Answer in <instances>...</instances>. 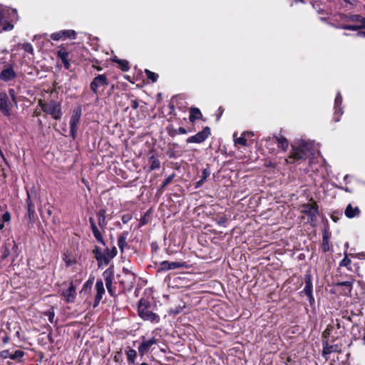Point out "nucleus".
<instances>
[{
	"instance_id": "obj_1",
	"label": "nucleus",
	"mask_w": 365,
	"mask_h": 365,
	"mask_svg": "<svg viewBox=\"0 0 365 365\" xmlns=\"http://www.w3.org/2000/svg\"><path fill=\"white\" fill-rule=\"evenodd\" d=\"M313 145L312 143L301 140L297 145H292V151L287 163H294L295 161L304 160L309 155H312Z\"/></svg>"
},
{
	"instance_id": "obj_2",
	"label": "nucleus",
	"mask_w": 365,
	"mask_h": 365,
	"mask_svg": "<svg viewBox=\"0 0 365 365\" xmlns=\"http://www.w3.org/2000/svg\"><path fill=\"white\" fill-rule=\"evenodd\" d=\"M138 313L144 321H148L151 323H158L160 322V316L152 311L150 302L145 299H140Z\"/></svg>"
},
{
	"instance_id": "obj_3",
	"label": "nucleus",
	"mask_w": 365,
	"mask_h": 365,
	"mask_svg": "<svg viewBox=\"0 0 365 365\" xmlns=\"http://www.w3.org/2000/svg\"><path fill=\"white\" fill-rule=\"evenodd\" d=\"M20 250L18 245L13 239H7L1 247V259L4 260L9 256L11 257V262H14L19 255Z\"/></svg>"
},
{
	"instance_id": "obj_4",
	"label": "nucleus",
	"mask_w": 365,
	"mask_h": 365,
	"mask_svg": "<svg viewBox=\"0 0 365 365\" xmlns=\"http://www.w3.org/2000/svg\"><path fill=\"white\" fill-rule=\"evenodd\" d=\"M38 106L41 110L55 120H60L62 116L61 103L51 100L48 103H43L42 100L38 101Z\"/></svg>"
},
{
	"instance_id": "obj_5",
	"label": "nucleus",
	"mask_w": 365,
	"mask_h": 365,
	"mask_svg": "<svg viewBox=\"0 0 365 365\" xmlns=\"http://www.w3.org/2000/svg\"><path fill=\"white\" fill-rule=\"evenodd\" d=\"M118 283L122 287V292L130 290L135 282V274L128 269L123 268V273L118 274Z\"/></svg>"
},
{
	"instance_id": "obj_6",
	"label": "nucleus",
	"mask_w": 365,
	"mask_h": 365,
	"mask_svg": "<svg viewBox=\"0 0 365 365\" xmlns=\"http://www.w3.org/2000/svg\"><path fill=\"white\" fill-rule=\"evenodd\" d=\"M312 203H306L302 205V213L307 215L308 221L311 223H315L319 215V207L315 201L311 200Z\"/></svg>"
},
{
	"instance_id": "obj_7",
	"label": "nucleus",
	"mask_w": 365,
	"mask_h": 365,
	"mask_svg": "<svg viewBox=\"0 0 365 365\" xmlns=\"http://www.w3.org/2000/svg\"><path fill=\"white\" fill-rule=\"evenodd\" d=\"M352 16L357 17L354 21L350 22L355 23V24H341L335 25L331 24V26L336 29L349 30V31H359L365 29V18L359 14H353Z\"/></svg>"
},
{
	"instance_id": "obj_8",
	"label": "nucleus",
	"mask_w": 365,
	"mask_h": 365,
	"mask_svg": "<svg viewBox=\"0 0 365 365\" xmlns=\"http://www.w3.org/2000/svg\"><path fill=\"white\" fill-rule=\"evenodd\" d=\"M108 85V81L105 74H100L95 77L91 83L90 88L97 96Z\"/></svg>"
},
{
	"instance_id": "obj_9",
	"label": "nucleus",
	"mask_w": 365,
	"mask_h": 365,
	"mask_svg": "<svg viewBox=\"0 0 365 365\" xmlns=\"http://www.w3.org/2000/svg\"><path fill=\"white\" fill-rule=\"evenodd\" d=\"M103 276L105 280L106 287L107 288L108 292L113 297H116L117 294H115V291L114 287H113V279L114 278V269L113 267H108L106 269Z\"/></svg>"
},
{
	"instance_id": "obj_10",
	"label": "nucleus",
	"mask_w": 365,
	"mask_h": 365,
	"mask_svg": "<svg viewBox=\"0 0 365 365\" xmlns=\"http://www.w3.org/2000/svg\"><path fill=\"white\" fill-rule=\"evenodd\" d=\"M81 114L82 110L81 107H78L73 110L70 120V133L73 138L76 137L77 133L78 125L80 123Z\"/></svg>"
},
{
	"instance_id": "obj_11",
	"label": "nucleus",
	"mask_w": 365,
	"mask_h": 365,
	"mask_svg": "<svg viewBox=\"0 0 365 365\" xmlns=\"http://www.w3.org/2000/svg\"><path fill=\"white\" fill-rule=\"evenodd\" d=\"M187 267L185 262H169L167 260L160 262L157 267V272H166L168 270Z\"/></svg>"
},
{
	"instance_id": "obj_12",
	"label": "nucleus",
	"mask_w": 365,
	"mask_h": 365,
	"mask_svg": "<svg viewBox=\"0 0 365 365\" xmlns=\"http://www.w3.org/2000/svg\"><path fill=\"white\" fill-rule=\"evenodd\" d=\"M211 134L210 128L208 126L205 127L202 130L198 132L196 135L187 138V143H201L204 142Z\"/></svg>"
},
{
	"instance_id": "obj_13",
	"label": "nucleus",
	"mask_w": 365,
	"mask_h": 365,
	"mask_svg": "<svg viewBox=\"0 0 365 365\" xmlns=\"http://www.w3.org/2000/svg\"><path fill=\"white\" fill-rule=\"evenodd\" d=\"M341 351V345L329 344L328 339H324L322 341V356L327 360L328 356L333 352L340 353Z\"/></svg>"
},
{
	"instance_id": "obj_14",
	"label": "nucleus",
	"mask_w": 365,
	"mask_h": 365,
	"mask_svg": "<svg viewBox=\"0 0 365 365\" xmlns=\"http://www.w3.org/2000/svg\"><path fill=\"white\" fill-rule=\"evenodd\" d=\"M93 253L98 262V268H101L102 266H107L111 261L109 255H106L101 248L97 246L93 249Z\"/></svg>"
},
{
	"instance_id": "obj_15",
	"label": "nucleus",
	"mask_w": 365,
	"mask_h": 365,
	"mask_svg": "<svg viewBox=\"0 0 365 365\" xmlns=\"http://www.w3.org/2000/svg\"><path fill=\"white\" fill-rule=\"evenodd\" d=\"M27 205V213L26 218L28 220V223L33 225L36 218L35 205L32 202L29 192H27V198L26 200Z\"/></svg>"
},
{
	"instance_id": "obj_16",
	"label": "nucleus",
	"mask_w": 365,
	"mask_h": 365,
	"mask_svg": "<svg viewBox=\"0 0 365 365\" xmlns=\"http://www.w3.org/2000/svg\"><path fill=\"white\" fill-rule=\"evenodd\" d=\"M16 77V73L13 68V66L9 64H6V66L3 68V70L0 73V80L4 82H9L15 79Z\"/></svg>"
},
{
	"instance_id": "obj_17",
	"label": "nucleus",
	"mask_w": 365,
	"mask_h": 365,
	"mask_svg": "<svg viewBox=\"0 0 365 365\" xmlns=\"http://www.w3.org/2000/svg\"><path fill=\"white\" fill-rule=\"evenodd\" d=\"M0 111L5 116H9L11 115L9 99L7 94L4 92L0 93Z\"/></svg>"
},
{
	"instance_id": "obj_18",
	"label": "nucleus",
	"mask_w": 365,
	"mask_h": 365,
	"mask_svg": "<svg viewBox=\"0 0 365 365\" xmlns=\"http://www.w3.org/2000/svg\"><path fill=\"white\" fill-rule=\"evenodd\" d=\"M157 344V339L155 337H152L148 340H145V337L143 336V341L138 346V353L143 356L150 351L151 346Z\"/></svg>"
},
{
	"instance_id": "obj_19",
	"label": "nucleus",
	"mask_w": 365,
	"mask_h": 365,
	"mask_svg": "<svg viewBox=\"0 0 365 365\" xmlns=\"http://www.w3.org/2000/svg\"><path fill=\"white\" fill-rule=\"evenodd\" d=\"M95 287L96 289V294L95 296L94 303L93 306L94 308L98 306L100 302L103 298V295L105 294V289L103 280L101 279H97Z\"/></svg>"
},
{
	"instance_id": "obj_20",
	"label": "nucleus",
	"mask_w": 365,
	"mask_h": 365,
	"mask_svg": "<svg viewBox=\"0 0 365 365\" xmlns=\"http://www.w3.org/2000/svg\"><path fill=\"white\" fill-rule=\"evenodd\" d=\"M65 301L67 303H73L76 299V287L73 282H71L68 288L62 292Z\"/></svg>"
},
{
	"instance_id": "obj_21",
	"label": "nucleus",
	"mask_w": 365,
	"mask_h": 365,
	"mask_svg": "<svg viewBox=\"0 0 365 365\" xmlns=\"http://www.w3.org/2000/svg\"><path fill=\"white\" fill-rule=\"evenodd\" d=\"M304 287L302 293L304 294L313 292L312 277L310 270H307L304 274Z\"/></svg>"
},
{
	"instance_id": "obj_22",
	"label": "nucleus",
	"mask_w": 365,
	"mask_h": 365,
	"mask_svg": "<svg viewBox=\"0 0 365 365\" xmlns=\"http://www.w3.org/2000/svg\"><path fill=\"white\" fill-rule=\"evenodd\" d=\"M57 57L59 58L62 63H63V66L66 69H69L70 63H69V53L63 47H61L56 52Z\"/></svg>"
},
{
	"instance_id": "obj_23",
	"label": "nucleus",
	"mask_w": 365,
	"mask_h": 365,
	"mask_svg": "<svg viewBox=\"0 0 365 365\" xmlns=\"http://www.w3.org/2000/svg\"><path fill=\"white\" fill-rule=\"evenodd\" d=\"M98 218V225L103 230L106 228L107 225V221H106V209H101L98 211L96 213Z\"/></svg>"
},
{
	"instance_id": "obj_24",
	"label": "nucleus",
	"mask_w": 365,
	"mask_h": 365,
	"mask_svg": "<svg viewBox=\"0 0 365 365\" xmlns=\"http://www.w3.org/2000/svg\"><path fill=\"white\" fill-rule=\"evenodd\" d=\"M344 213L348 218H353L360 214V210L358 207H353L351 205L349 204L346 207Z\"/></svg>"
},
{
	"instance_id": "obj_25",
	"label": "nucleus",
	"mask_w": 365,
	"mask_h": 365,
	"mask_svg": "<svg viewBox=\"0 0 365 365\" xmlns=\"http://www.w3.org/2000/svg\"><path fill=\"white\" fill-rule=\"evenodd\" d=\"M129 232L128 231H124L121 234L119 235L118 238V245L121 251L123 252L124 247L127 246V238Z\"/></svg>"
},
{
	"instance_id": "obj_26",
	"label": "nucleus",
	"mask_w": 365,
	"mask_h": 365,
	"mask_svg": "<svg viewBox=\"0 0 365 365\" xmlns=\"http://www.w3.org/2000/svg\"><path fill=\"white\" fill-rule=\"evenodd\" d=\"M202 118V115L199 108L195 107L190 108L189 120L191 123H194L196 120L201 119Z\"/></svg>"
},
{
	"instance_id": "obj_27",
	"label": "nucleus",
	"mask_w": 365,
	"mask_h": 365,
	"mask_svg": "<svg viewBox=\"0 0 365 365\" xmlns=\"http://www.w3.org/2000/svg\"><path fill=\"white\" fill-rule=\"evenodd\" d=\"M167 130L169 136L174 138L175 135L179 134H186L187 130L182 127H180L178 129L174 128L172 125L167 127Z\"/></svg>"
},
{
	"instance_id": "obj_28",
	"label": "nucleus",
	"mask_w": 365,
	"mask_h": 365,
	"mask_svg": "<svg viewBox=\"0 0 365 365\" xmlns=\"http://www.w3.org/2000/svg\"><path fill=\"white\" fill-rule=\"evenodd\" d=\"M273 138L277 140L278 147L280 148L282 150L286 151L288 149L289 143L284 137H278L274 135Z\"/></svg>"
},
{
	"instance_id": "obj_29",
	"label": "nucleus",
	"mask_w": 365,
	"mask_h": 365,
	"mask_svg": "<svg viewBox=\"0 0 365 365\" xmlns=\"http://www.w3.org/2000/svg\"><path fill=\"white\" fill-rule=\"evenodd\" d=\"M341 103H342V97H341L340 93L339 92L335 98L334 109H335V113L339 114V115H341L343 113L342 109L340 107V106L341 105Z\"/></svg>"
},
{
	"instance_id": "obj_30",
	"label": "nucleus",
	"mask_w": 365,
	"mask_h": 365,
	"mask_svg": "<svg viewBox=\"0 0 365 365\" xmlns=\"http://www.w3.org/2000/svg\"><path fill=\"white\" fill-rule=\"evenodd\" d=\"M352 284H353V281H344V282H337L336 284V285L337 287H345L344 292L346 294H349L351 293V289H352Z\"/></svg>"
},
{
	"instance_id": "obj_31",
	"label": "nucleus",
	"mask_w": 365,
	"mask_h": 365,
	"mask_svg": "<svg viewBox=\"0 0 365 365\" xmlns=\"http://www.w3.org/2000/svg\"><path fill=\"white\" fill-rule=\"evenodd\" d=\"M331 245L329 242V237L327 233L323 235L322 250L324 252H327L330 250Z\"/></svg>"
},
{
	"instance_id": "obj_32",
	"label": "nucleus",
	"mask_w": 365,
	"mask_h": 365,
	"mask_svg": "<svg viewBox=\"0 0 365 365\" xmlns=\"http://www.w3.org/2000/svg\"><path fill=\"white\" fill-rule=\"evenodd\" d=\"M128 362L129 364H133L137 356V352L135 349H130L125 352Z\"/></svg>"
},
{
	"instance_id": "obj_33",
	"label": "nucleus",
	"mask_w": 365,
	"mask_h": 365,
	"mask_svg": "<svg viewBox=\"0 0 365 365\" xmlns=\"http://www.w3.org/2000/svg\"><path fill=\"white\" fill-rule=\"evenodd\" d=\"M113 61L119 65V68L123 71H128L130 69L129 62L128 61L118 58H114Z\"/></svg>"
},
{
	"instance_id": "obj_34",
	"label": "nucleus",
	"mask_w": 365,
	"mask_h": 365,
	"mask_svg": "<svg viewBox=\"0 0 365 365\" xmlns=\"http://www.w3.org/2000/svg\"><path fill=\"white\" fill-rule=\"evenodd\" d=\"M92 230L94 237L96 240L103 245H106V242L103 240V237L98 227L94 228Z\"/></svg>"
},
{
	"instance_id": "obj_35",
	"label": "nucleus",
	"mask_w": 365,
	"mask_h": 365,
	"mask_svg": "<svg viewBox=\"0 0 365 365\" xmlns=\"http://www.w3.org/2000/svg\"><path fill=\"white\" fill-rule=\"evenodd\" d=\"M145 73L148 78V79L150 80L153 83L156 82L158 78V74L150 71L148 69L145 70Z\"/></svg>"
},
{
	"instance_id": "obj_36",
	"label": "nucleus",
	"mask_w": 365,
	"mask_h": 365,
	"mask_svg": "<svg viewBox=\"0 0 365 365\" xmlns=\"http://www.w3.org/2000/svg\"><path fill=\"white\" fill-rule=\"evenodd\" d=\"M352 16H353V14H343V13L339 14L340 19L345 21H347V22H350L351 21H354L357 19V17H354Z\"/></svg>"
},
{
	"instance_id": "obj_37",
	"label": "nucleus",
	"mask_w": 365,
	"mask_h": 365,
	"mask_svg": "<svg viewBox=\"0 0 365 365\" xmlns=\"http://www.w3.org/2000/svg\"><path fill=\"white\" fill-rule=\"evenodd\" d=\"M51 39L54 41H58L60 39H65V32L64 31H61L56 33H53L51 35Z\"/></svg>"
},
{
	"instance_id": "obj_38",
	"label": "nucleus",
	"mask_w": 365,
	"mask_h": 365,
	"mask_svg": "<svg viewBox=\"0 0 365 365\" xmlns=\"http://www.w3.org/2000/svg\"><path fill=\"white\" fill-rule=\"evenodd\" d=\"M160 166V163L159 160L155 158L153 156L151 158V163L150 165V170H153L158 169Z\"/></svg>"
},
{
	"instance_id": "obj_39",
	"label": "nucleus",
	"mask_w": 365,
	"mask_h": 365,
	"mask_svg": "<svg viewBox=\"0 0 365 365\" xmlns=\"http://www.w3.org/2000/svg\"><path fill=\"white\" fill-rule=\"evenodd\" d=\"M24 352L21 350H16L15 352L9 356V358L12 360H17L24 356Z\"/></svg>"
},
{
	"instance_id": "obj_40",
	"label": "nucleus",
	"mask_w": 365,
	"mask_h": 365,
	"mask_svg": "<svg viewBox=\"0 0 365 365\" xmlns=\"http://www.w3.org/2000/svg\"><path fill=\"white\" fill-rule=\"evenodd\" d=\"M52 215V209L49 207L41 213V217L43 220H48Z\"/></svg>"
},
{
	"instance_id": "obj_41",
	"label": "nucleus",
	"mask_w": 365,
	"mask_h": 365,
	"mask_svg": "<svg viewBox=\"0 0 365 365\" xmlns=\"http://www.w3.org/2000/svg\"><path fill=\"white\" fill-rule=\"evenodd\" d=\"M235 143L240 144L243 146H246L247 145V140L245 138V136L243 135H242L240 137L235 139Z\"/></svg>"
},
{
	"instance_id": "obj_42",
	"label": "nucleus",
	"mask_w": 365,
	"mask_h": 365,
	"mask_svg": "<svg viewBox=\"0 0 365 365\" xmlns=\"http://www.w3.org/2000/svg\"><path fill=\"white\" fill-rule=\"evenodd\" d=\"M282 363L284 365H294V361L288 356H285V357H282Z\"/></svg>"
},
{
	"instance_id": "obj_43",
	"label": "nucleus",
	"mask_w": 365,
	"mask_h": 365,
	"mask_svg": "<svg viewBox=\"0 0 365 365\" xmlns=\"http://www.w3.org/2000/svg\"><path fill=\"white\" fill-rule=\"evenodd\" d=\"M22 47H23V49L25 51V52L33 54L34 48H33L32 45L30 43H24Z\"/></svg>"
},
{
	"instance_id": "obj_44",
	"label": "nucleus",
	"mask_w": 365,
	"mask_h": 365,
	"mask_svg": "<svg viewBox=\"0 0 365 365\" xmlns=\"http://www.w3.org/2000/svg\"><path fill=\"white\" fill-rule=\"evenodd\" d=\"M65 32V38H69L74 39L76 38V32L73 30H63Z\"/></svg>"
},
{
	"instance_id": "obj_45",
	"label": "nucleus",
	"mask_w": 365,
	"mask_h": 365,
	"mask_svg": "<svg viewBox=\"0 0 365 365\" xmlns=\"http://www.w3.org/2000/svg\"><path fill=\"white\" fill-rule=\"evenodd\" d=\"M202 180H203L204 181L206 180V179L210 176V170L209 168V166L208 165H207V168H204L202 170Z\"/></svg>"
},
{
	"instance_id": "obj_46",
	"label": "nucleus",
	"mask_w": 365,
	"mask_h": 365,
	"mask_svg": "<svg viewBox=\"0 0 365 365\" xmlns=\"http://www.w3.org/2000/svg\"><path fill=\"white\" fill-rule=\"evenodd\" d=\"M0 220L2 221V222H9L11 220V214L9 212L6 211L4 212L1 217L0 218Z\"/></svg>"
},
{
	"instance_id": "obj_47",
	"label": "nucleus",
	"mask_w": 365,
	"mask_h": 365,
	"mask_svg": "<svg viewBox=\"0 0 365 365\" xmlns=\"http://www.w3.org/2000/svg\"><path fill=\"white\" fill-rule=\"evenodd\" d=\"M93 284V280H88L83 287V291L84 292H91Z\"/></svg>"
},
{
	"instance_id": "obj_48",
	"label": "nucleus",
	"mask_w": 365,
	"mask_h": 365,
	"mask_svg": "<svg viewBox=\"0 0 365 365\" xmlns=\"http://www.w3.org/2000/svg\"><path fill=\"white\" fill-rule=\"evenodd\" d=\"M44 314L46 316L48 317V321L51 322V323H53V319H54V316H55V313H54V311L53 309L46 312L44 313Z\"/></svg>"
},
{
	"instance_id": "obj_49",
	"label": "nucleus",
	"mask_w": 365,
	"mask_h": 365,
	"mask_svg": "<svg viewBox=\"0 0 365 365\" xmlns=\"http://www.w3.org/2000/svg\"><path fill=\"white\" fill-rule=\"evenodd\" d=\"M175 177V174H172L170 175H169L165 180L164 182H163L162 185H161V189L164 188L165 186H167L168 184H170L173 178Z\"/></svg>"
},
{
	"instance_id": "obj_50",
	"label": "nucleus",
	"mask_w": 365,
	"mask_h": 365,
	"mask_svg": "<svg viewBox=\"0 0 365 365\" xmlns=\"http://www.w3.org/2000/svg\"><path fill=\"white\" fill-rule=\"evenodd\" d=\"M351 263V259L347 257L346 253H345L344 258L340 262L339 265L341 267H347Z\"/></svg>"
},
{
	"instance_id": "obj_51",
	"label": "nucleus",
	"mask_w": 365,
	"mask_h": 365,
	"mask_svg": "<svg viewBox=\"0 0 365 365\" xmlns=\"http://www.w3.org/2000/svg\"><path fill=\"white\" fill-rule=\"evenodd\" d=\"M334 329L333 326L328 327L325 331L323 332V337H324L326 339L329 337V334H331V331Z\"/></svg>"
},
{
	"instance_id": "obj_52",
	"label": "nucleus",
	"mask_w": 365,
	"mask_h": 365,
	"mask_svg": "<svg viewBox=\"0 0 365 365\" xmlns=\"http://www.w3.org/2000/svg\"><path fill=\"white\" fill-rule=\"evenodd\" d=\"M334 325L338 329H342L343 330H344L345 329L344 323L340 319H336V324Z\"/></svg>"
},
{
	"instance_id": "obj_53",
	"label": "nucleus",
	"mask_w": 365,
	"mask_h": 365,
	"mask_svg": "<svg viewBox=\"0 0 365 365\" xmlns=\"http://www.w3.org/2000/svg\"><path fill=\"white\" fill-rule=\"evenodd\" d=\"M131 218L132 216L130 214H125L122 216L121 220L124 224H126L131 220Z\"/></svg>"
},
{
	"instance_id": "obj_54",
	"label": "nucleus",
	"mask_w": 365,
	"mask_h": 365,
	"mask_svg": "<svg viewBox=\"0 0 365 365\" xmlns=\"http://www.w3.org/2000/svg\"><path fill=\"white\" fill-rule=\"evenodd\" d=\"M305 295L307 297V298L309 299L310 306L312 307L314 304V302H315L314 296H313V292L312 293L306 294Z\"/></svg>"
},
{
	"instance_id": "obj_55",
	"label": "nucleus",
	"mask_w": 365,
	"mask_h": 365,
	"mask_svg": "<svg viewBox=\"0 0 365 365\" xmlns=\"http://www.w3.org/2000/svg\"><path fill=\"white\" fill-rule=\"evenodd\" d=\"M13 28H14L13 24L7 22L6 24H4L2 30L3 31H10V30H12Z\"/></svg>"
},
{
	"instance_id": "obj_56",
	"label": "nucleus",
	"mask_w": 365,
	"mask_h": 365,
	"mask_svg": "<svg viewBox=\"0 0 365 365\" xmlns=\"http://www.w3.org/2000/svg\"><path fill=\"white\" fill-rule=\"evenodd\" d=\"M10 355L11 354H9V351L8 350H4L0 352V358L2 359L9 358Z\"/></svg>"
},
{
	"instance_id": "obj_57",
	"label": "nucleus",
	"mask_w": 365,
	"mask_h": 365,
	"mask_svg": "<svg viewBox=\"0 0 365 365\" xmlns=\"http://www.w3.org/2000/svg\"><path fill=\"white\" fill-rule=\"evenodd\" d=\"M110 252H109L110 253V255H109L110 258L112 259L113 258H114L116 255H117V249L115 247H113L111 250H110Z\"/></svg>"
},
{
	"instance_id": "obj_58",
	"label": "nucleus",
	"mask_w": 365,
	"mask_h": 365,
	"mask_svg": "<svg viewBox=\"0 0 365 365\" xmlns=\"http://www.w3.org/2000/svg\"><path fill=\"white\" fill-rule=\"evenodd\" d=\"M6 17V11L4 9H0V24H2Z\"/></svg>"
},
{
	"instance_id": "obj_59",
	"label": "nucleus",
	"mask_w": 365,
	"mask_h": 365,
	"mask_svg": "<svg viewBox=\"0 0 365 365\" xmlns=\"http://www.w3.org/2000/svg\"><path fill=\"white\" fill-rule=\"evenodd\" d=\"M88 221H89V223H90V226H91V230H93V229H94V228L98 227L96 226V222H95V221H94V219H93L92 217H89Z\"/></svg>"
},
{
	"instance_id": "obj_60",
	"label": "nucleus",
	"mask_w": 365,
	"mask_h": 365,
	"mask_svg": "<svg viewBox=\"0 0 365 365\" xmlns=\"http://www.w3.org/2000/svg\"><path fill=\"white\" fill-rule=\"evenodd\" d=\"M226 222H227V219L223 217H220V220L217 221V224L221 226H224Z\"/></svg>"
},
{
	"instance_id": "obj_61",
	"label": "nucleus",
	"mask_w": 365,
	"mask_h": 365,
	"mask_svg": "<svg viewBox=\"0 0 365 365\" xmlns=\"http://www.w3.org/2000/svg\"><path fill=\"white\" fill-rule=\"evenodd\" d=\"M138 102L137 100H133L131 101V107L133 109H137L138 108Z\"/></svg>"
},
{
	"instance_id": "obj_62",
	"label": "nucleus",
	"mask_w": 365,
	"mask_h": 365,
	"mask_svg": "<svg viewBox=\"0 0 365 365\" xmlns=\"http://www.w3.org/2000/svg\"><path fill=\"white\" fill-rule=\"evenodd\" d=\"M205 182V181L202 179H200V180H198L196 184H195V188H199L200 187L203 183Z\"/></svg>"
},
{
	"instance_id": "obj_63",
	"label": "nucleus",
	"mask_w": 365,
	"mask_h": 365,
	"mask_svg": "<svg viewBox=\"0 0 365 365\" xmlns=\"http://www.w3.org/2000/svg\"><path fill=\"white\" fill-rule=\"evenodd\" d=\"M348 316H349V312H348L347 310L344 311V312H341V317H342V319L346 320V318H347Z\"/></svg>"
},
{
	"instance_id": "obj_64",
	"label": "nucleus",
	"mask_w": 365,
	"mask_h": 365,
	"mask_svg": "<svg viewBox=\"0 0 365 365\" xmlns=\"http://www.w3.org/2000/svg\"><path fill=\"white\" fill-rule=\"evenodd\" d=\"M168 155L170 158H175V155L173 150H168Z\"/></svg>"
}]
</instances>
